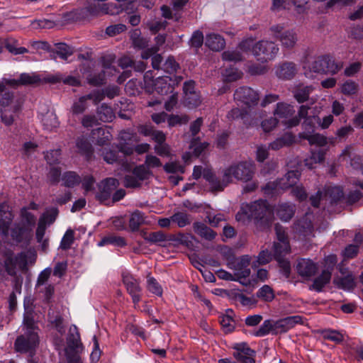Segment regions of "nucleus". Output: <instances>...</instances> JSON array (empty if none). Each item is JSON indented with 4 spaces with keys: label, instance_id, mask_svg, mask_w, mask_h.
<instances>
[{
    "label": "nucleus",
    "instance_id": "42",
    "mask_svg": "<svg viewBox=\"0 0 363 363\" xmlns=\"http://www.w3.org/2000/svg\"><path fill=\"white\" fill-rule=\"evenodd\" d=\"M172 220L176 223L179 228H184L191 223L192 218L191 215L184 212H177L172 216Z\"/></svg>",
    "mask_w": 363,
    "mask_h": 363
},
{
    "label": "nucleus",
    "instance_id": "10",
    "mask_svg": "<svg viewBox=\"0 0 363 363\" xmlns=\"http://www.w3.org/2000/svg\"><path fill=\"white\" fill-rule=\"evenodd\" d=\"M203 178L208 182L213 191H222L231 183L230 177L226 169H223L218 176L216 175L211 169H205Z\"/></svg>",
    "mask_w": 363,
    "mask_h": 363
},
{
    "label": "nucleus",
    "instance_id": "53",
    "mask_svg": "<svg viewBox=\"0 0 363 363\" xmlns=\"http://www.w3.org/2000/svg\"><path fill=\"white\" fill-rule=\"evenodd\" d=\"M257 296L264 301H272L274 298L273 289L268 285H264L257 292Z\"/></svg>",
    "mask_w": 363,
    "mask_h": 363
},
{
    "label": "nucleus",
    "instance_id": "14",
    "mask_svg": "<svg viewBox=\"0 0 363 363\" xmlns=\"http://www.w3.org/2000/svg\"><path fill=\"white\" fill-rule=\"evenodd\" d=\"M11 237L17 243L28 244L33 238V230L25 223H16L11 228Z\"/></svg>",
    "mask_w": 363,
    "mask_h": 363
},
{
    "label": "nucleus",
    "instance_id": "23",
    "mask_svg": "<svg viewBox=\"0 0 363 363\" xmlns=\"http://www.w3.org/2000/svg\"><path fill=\"white\" fill-rule=\"evenodd\" d=\"M295 205L291 203H279L275 207L277 216L284 222L290 220L295 213Z\"/></svg>",
    "mask_w": 363,
    "mask_h": 363
},
{
    "label": "nucleus",
    "instance_id": "62",
    "mask_svg": "<svg viewBox=\"0 0 363 363\" xmlns=\"http://www.w3.org/2000/svg\"><path fill=\"white\" fill-rule=\"evenodd\" d=\"M203 34L201 31L197 30L194 31L189 40V45L191 47L196 49L200 48L203 43Z\"/></svg>",
    "mask_w": 363,
    "mask_h": 363
},
{
    "label": "nucleus",
    "instance_id": "2",
    "mask_svg": "<svg viewBox=\"0 0 363 363\" xmlns=\"http://www.w3.org/2000/svg\"><path fill=\"white\" fill-rule=\"evenodd\" d=\"M245 217L254 220L255 225L262 230L269 228L274 218L273 209L267 200L262 199L242 205L236 219L244 220Z\"/></svg>",
    "mask_w": 363,
    "mask_h": 363
},
{
    "label": "nucleus",
    "instance_id": "34",
    "mask_svg": "<svg viewBox=\"0 0 363 363\" xmlns=\"http://www.w3.org/2000/svg\"><path fill=\"white\" fill-rule=\"evenodd\" d=\"M295 113L294 106L283 102L278 103L274 110V115L280 118L288 119Z\"/></svg>",
    "mask_w": 363,
    "mask_h": 363
},
{
    "label": "nucleus",
    "instance_id": "31",
    "mask_svg": "<svg viewBox=\"0 0 363 363\" xmlns=\"http://www.w3.org/2000/svg\"><path fill=\"white\" fill-rule=\"evenodd\" d=\"M157 50V48L152 47L144 50L142 52L143 59H148L152 56V66L155 69H159L162 62V55L160 54H156Z\"/></svg>",
    "mask_w": 363,
    "mask_h": 363
},
{
    "label": "nucleus",
    "instance_id": "8",
    "mask_svg": "<svg viewBox=\"0 0 363 363\" xmlns=\"http://www.w3.org/2000/svg\"><path fill=\"white\" fill-rule=\"evenodd\" d=\"M270 30L274 37L280 42L284 49L291 50L296 46L298 42V35L294 30H284V26L277 24L271 26Z\"/></svg>",
    "mask_w": 363,
    "mask_h": 363
},
{
    "label": "nucleus",
    "instance_id": "25",
    "mask_svg": "<svg viewBox=\"0 0 363 363\" xmlns=\"http://www.w3.org/2000/svg\"><path fill=\"white\" fill-rule=\"evenodd\" d=\"M205 45L213 51H220L225 48V39L219 34L211 33L206 35Z\"/></svg>",
    "mask_w": 363,
    "mask_h": 363
},
{
    "label": "nucleus",
    "instance_id": "5",
    "mask_svg": "<svg viewBox=\"0 0 363 363\" xmlns=\"http://www.w3.org/2000/svg\"><path fill=\"white\" fill-rule=\"evenodd\" d=\"M41 79L38 74L35 73H22L18 79H7L3 78L0 81V92L1 94L6 93L10 94L11 98L8 101V106L11 104L13 99V92L9 90L7 86L17 88L20 86L35 85L38 84Z\"/></svg>",
    "mask_w": 363,
    "mask_h": 363
},
{
    "label": "nucleus",
    "instance_id": "39",
    "mask_svg": "<svg viewBox=\"0 0 363 363\" xmlns=\"http://www.w3.org/2000/svg\"><path fill=\"white\" fill-rule=\"evenodd\" d=\"M98 245L99 246L112 245L117 247H124L127 245V243L123 237L116 236L114 235H108L104 237Z\"/></svg>",
    "mask_w": 363,
    "mask_h": 363
},
{
    "label": "nucleus",
    "instance_id": "56",
    "mask_svg": "<svg viewBox=\"0 0 363 363\" xmlns=\"http://www.w3.org/2000/svg\"><path fill=\"white\" fill-rule=\"evenodd\" d=\"M88 99L85 96L80 97L78 101H75L72 106V111L74 114L82 113L87 108Z\"/></svg>",
    "mask_w": 363,
    "mask_h": 363
},
{
    "label": "nucleus",
    "instance_id": "58",
    "mask_svg": "<svg viewBox=\"0 0 363 363\" xmlns=\"http://www.w3.org/2000/svg\"><path fill=\"white\" fill-rule=\"evenodd\" d=\"M201 101L199 93L191 92L184 96V104L189 108L196 107L200 105Z\"/></svg>",
    "mask_w": 363,
    "mask_h": 363
},
{
    "label": "nucleus",
    "instance_id": "26",
    "mask_svg": "<svg viewBox=\"0 0 363 363\" xmlns=\"http://www.w3.org/2000/svg\"><path fill=\"white\" fill-rule=\"evenodd\" d=\"M27 257L26 253L21 252L16 257V260L13 259L12 254L7 256L5 259V268L7 273L10 275L15 274L16 262L19 261L20 264H23V267H26L27 265Z\"/></svg>",
    "mask_w": 363,
    "mask_h": 363
},
{
    "label": "nucleus",
    "instance_id": "11",
    "mask_svg": "<svg viewBox=\"0 0 363 363\" xmlns=\"http://www.w3.org/2000/svg\"><path fill=\"white\" fill-rule=\"evenodd\" d=\"M234 99L238 105L253 107L258 104L259 95L258 92L249 86H241L234 93Z\"/></svg>",
    "mask_w": 363,
    "mask_h": 363
},
{
    "label": "nucleus",
    "instance_id": "17",
    "mask_svg": "<svg viewBox=\"0 0 363 363\" xmlns=\"http://www.w3.org/2000/svg\"><path fill=\"white\" fill-rule=\"evenodd\" d=\"M91 16L89 4L86 7L76 9L69 12L63 13L61 22L63 24L70 23L72 22L88 19Z\"/></svg>",
    "mask_w": 363,
    "mask_h": 363
},
{
    "label": "nucleus",
    "instance_id": "12",
    "mask_svg": "<svg viewBox=\"0 0 363 363\" xmlns=\"http://www.w3.org/2000/svg\"><path fill=\"white\" fill-rule=\"evenodd\" d=\"M122 281L134 306H136L142 297V288L140 286V281L128 272H123Z\"/></svg>",
    "mask_w": 363,
    "mask_h": 363
},
{
    "label": "nucleus",
    "instance_id": "9",
    "mask_svg": "<svg viewBox=\"0 0 363 363\" xmlns=\"http://www.w3.org/2000/svg\"><path fill=\"white\" fill-rule=\"evenodd\" d=\"M229 177H230L231 183L233 178L247 182L252 179L255 173V165L251 162H241L238 164L230 165L225 168Z\"/></svg>",
    "mask_w": 363,
    "mask_h": 363
},
{
    "label": "nucleus",
    "instance_id": "40",
    "mask_svg": "<svg viewBox=\"0 0 363 363\" xmlns=\"http://www.w3.org/2000/svg\"><path fill=\"white\" fill-rule=\"evenodd\" d=\"M97 115L102 122H111L115 118L114 112L111 106L105 104H101L97 110Z\"/></svg>",
    "mask_w": 363,
    "mask_h": 363
},
{
    "label": "nucleus",
    "instance_id": "33",
    "mask_svg": "<svg viewBox=\"0 0 363 363\" xmlns=\"http://www.w3.org/2000/svg\"><path fill=\"white\" fill-rule=\"evenodd\" d=\"M62 185L68 188H73L82 182L81 177L75 172L68 171L62 176Z\"/></svg>",
    "mask_w": 363,
    "mask_h": 363
},
{
    "label": "nucleus",
    "instance_id": "29",
    "mask_svg": "<svg viewBox=\"0 0 363 363\" xmlns=\"http://www.w3.org/2000/svg\"><path fill=\"white\" fill-rule=\"evenodd\" d=\"M193 228L197 235L206 240H213L217 235L214 230L201 222L194 223Z\"/></svg>",
    "mask_w": 363,
    "mask_h": 363
},
{
    "label": "nucleus",
    "instance_id": "20",
    "mask_svg": "<svg viewBox=\"0 0 363 363\" xmlns=\"http://www.w3.org/2000/svg\"><path fill=\"white\" fill-rule=\"evenodd\" d=\"M118 140L120 141L121 151L127 155H130L133 152V148L131 147H126L130 144L138 141L137 133L130 129L123 130L118 134Z\"/></svg>",
    "mask_w": 363,
    "mask_h": 363
},
{
    "label": "nucleus",
    "instance_id": "28",
    "mask_svg": "<svg viewBox=\"0 0 363 363\" xmlns=\"http://www.w3.org/2000/svg\"><path fill=\"white\" fill-rule=\"evenodd\" d=\"M301 173L298 170L289 171L285 176L279 179L280 181V189L283 190L288 189L299 181Z\"/></svg>",
    "mask_w": 363,
    "mask_h": 363
},
{
    "label": "nucleus",
    "instance_id": "46",
    "mask_svg": "<svg viewBox=\"0 0 363 363\" xmlns=\"http://www.w3.org/2000/svg\"><path fill=\"white\" fill-rule=\"evenodd\" d=\"M55 52L62 60H67V58L73 54L74 50L66 43H60L55 45Z\"/></svg>",
    "mask_w": 363,
    "mask_h": 363
},
{
    "label": "nucleus",
    "instance_id": "15",
    "mask_svg": "<svg viewBox=\"0 0 363 363\" xmlns=\"http://www.w3.org/2000/svg\"><path fill=\"white\" fill-rule=\"evenodd\" d=\"M250 257L249 255H243L241 257L236 259L231 269H234V275L237 277V281L244 284L242 279L248 277L250 274V269L249 268L250 264Z\"/></svg>",
    "mask_w": 363,
    "mask_h": 363
},
{
    "label": "nucleus",
    "instance_id": "6",
    "mask_svg": "<svg viewBox=\"0 0 363 363\" xmlns=\"http://www.w3.org/2000/svg\"><path fill=\"white\" fill-rule=\"evenodd\" d=\"M343 67L341 62H337L330 55L318 56L308 64V69L311 72L318 74L337 73Z\"/></svg>",
    "mask_w": 363,
    "mask_h": 363
},
{
    "label": "nucleus",
    "instance_id": "50",
    "mask_svg": "<svg viewBox=\"0 0 363 363\" xmlns=\"http://www.w3.org/2000/svg\"><path fill=\"white\" fill-rule=\"evenodd\" d=\"M335 282L339 288L345 290L353 289L355 285L354 279L352 274H347L344 277L336 279Z\"/></svg>",
    "mask_w": 363,
    "mask_h": 363
},
{
    "label": "nucleus",
    "instance_id": "54",
    "mask_svg": "<svg viewBox=\"0 0 363 363\" xmlns=\"http://www.w3.org/2000/svg\"><path fill=\"white\" fill-rule=\"evenodd\" d=\"M304 140H307L310 145H315L318 147H323L327 144V138L321 134L313 133L306 135Z\"/></svg>",
    "mask_w": 363,
    "mask_h": 363
},
{
    "label": "nucleus",
    "instance_id": "60",
    "mask_svg": "<svg viewBox=\"0 0 363 363\" xmlns=\"http://www.w3.org/2000/svg\"><path fill=\"white\" fill-rule=\"evenodd\" d=\"M96 133L99 136H101V137H99L97 140H96V143L99 145H106L107 143H108L111 140V134L110 133V132L103 128H99L96 130Z\"/></svg>",
    "mask_w": 363,
    "mask_h": 363
},
{
    "label": "nucleus",
    "instance_id": "24",
    "mask_svg": "<svg viewBox=\"0 0 363 363\" xmlns=\"http://www.w3.org/2000/svg\"><path fill=\"white\" fill-rule=\"evenodd\" d=\"M77 151L81 155L84 156L86 160L91 159L94 150L89 140L84 136H81L76 140Z\"/></svg>",
    "mask_w": 363,
    "mask_h": 363
},
{
    "label": "nucleus",
    "instance_id": "59",
    "mask_svg": "<svg viewBox=\"0 0 363 363\" xmlns=\"http://www.w3.org/2000/svg\"><path fill=\"white\" fill-rule=\"evenodd\" d=\"M106 77L104 71L97 74H89L87 77V82L89 84L99 86L105 83Z\"/></svg>",
    "mask_w": 363,
    "mask_h": 363
},
{
    "label": "nucleus",
    "instance_id": "13",
    "mask_svg": "<svg viewBox=\"0 0 363 363\" xmlns=\"http://www.w3.org/2000/svg\"><path fill=\"white\" fill-rule=\"evenodd\" d=\"M89 4L91 17L104 14L117 15L123 10L122 5L113 3L100 4L93 1Z\"/></svg>",
    "mask_w": 363,
    "mask_h": 363
},
{
    "label": "nucleus",
    "instance_id": "37",
    "mask_svg": "<svg viewBox=\"0 0 363 363\" xmlns=\"http://www.w3.org/2000/svg\"><path fill=\"white\" fill-rule=\"evenodd\" d=\"M331 275L330 270H323L322 273L314 279L313 288L317 291H321L323 288L330 282Z\"/></svg>",
    "mask_w": 363,
    "mask_h": 363
},
{
    "label": "nucleus",
    "instance_id": "16",
    "mask_svg": "<svg viewBox=\"0 0 363 363\" xmlns=\"http://www.w3.org/2000/svg\"><path fill=\"white\" fill-rule=\"evenodd\" d=\"M118 185V180L115 178L105 179L101 182L99 191L96 194V198L101 202L107 201Z\"/></svg>",
    "mask_w": 363,
    "mask_h": 363
},
{
    "label": "nucleus",
    "instance_id": "32",
    "mask_svg": "<svg viewBox=\"0 0 363 363\" xmlns=\"http://www.w3.org/2000/svg\"><path fill=\"white\" fill-rule=\"evenodd\" d=\"M318 121H320V119L315 116H309L306 118L302 124L303 131L298 133V138L304 139L306 138V135H311L315 133V124Z\"/></svg>",
    "mask_w": 363,
    "mask_h": 363
},
{
    "label": "nucleus",
    "instance_id": "44",
    "mask_svg": "<svg viewBox=\"0 0 363 363\" xmlns=\"http://www.w3.org/2000/svg\"><path fill=\"white\" fill-rule=\"evenodd\" d=\"M320 333L325 340L333 341L337 344L341 343L344 340L343 335L335 330H320Z\"/></svg>",
    "mask_w": 363,
    "mask_h": 363
},
{
    "label": "nucleus",
    "instance_id": "4",
    "mask_svg": "<svg viewBox=\"0 0 363 363\" xmlns=\"http://www.w3.org/2000/svg\"><path fill=\"white\" fill-rule=\"evenodd\" d=\"M26 328L24 335L17 337L14 347L17 352H27L34 349L38 344V327L35 319H23Z\"/></svg>",
    "mask_w": 363,
    "mask_h": 363
},
{
    "label": "nucleus",
    "instance_id": "1",
    "mask_svg": "<svg viewBox=\"0 0 363 363\" xmlns=\"http://www.w3.org/2000/svg\"><path fill=\"white\" fill-rule=\"evenodd\" d=\"M277 235V241L273 245V255L267 250L261 251L257 256L259 264H266L274 257L279 263L286 274H289L291 269L290 262L286 256L291 252V246L288 234L285 228L279 223L274 226Z\"/></svg>",
    "mask_w": 363,
    "mask_h": 363
},
{
    "label": "nucleus",
    "instance_id": "64",
    "mask_svg": "<svg viewBox=\"0 0 363 363\" xmlns=\"http://www.w3.org/2000/svg\"><path fill=\"white\" fill-rule=\"evenodd\" d=\"M73 242L74 232L72 230H67L61 240L60 247L65 250H68L71 247Z\"/></svg>",
    "mask_w": 363,
    "mask_h": 363
},
{
    "label": "nucleus",
    "instance_id": "27",
    "mask_svg": "<svg viewBox=\"0 0 363 363\" xmlns=\"http://www.w3.org/2000/svg\"><path fill=\"white\" fill-rule=\"evenodd\" d=\"M294 142L295 136L291 133L287 132L271 143L269 147L273 150H278L291 145Z\"/></svg>",
    "mask_w": 363,
    "mask_h": 363
},
{
    "label": "nucleus",
    "instance_id": "30",
    "mask_svg": "<svg viewBox=\"0 0 363 363\" xmlns=\"http://www.w3.org/2000/svg\"><path fill=\"white\" fill-rule=\"evenodd\" d=\"M324 197L330 204L336 203L344 196L343 190L339 186H328L323 191Z\"/></svg>",
    "mask_w": 363,
    "mask_h": 363
},
{
    "label": "nucleus",
    "instance_id": "21",
    "mask_svg": "<svg viewBox=\"0 0 363 363\" xmlns=\"http://www.w3.org/2000/svg\"><path fill=\"white\" fill-rule=\"evenodd\" d=\"M296 269L298 275L308 279L316 274L318 267L316 263L309 259H300Z\"/></svg>",
    "mask_w": 363,
    "mask_h": 363
},
{
    "label": "nucleus",
    "instance_id": "51",
    "mask_svg": "<svg viewBox=\"0 0 363 363\" xmlns=\"http://www.w3.org/2000/svg\"><path fill=\"white\" fill-rule=\"evenodd\" d=\"M133 174L141 182L150 177L151 172L145 164H140L133 169Z\"/></svg>",
    "mask_w": 363,
    "mask_h": 363
},
{
    "label": "nucleus",
    "instance_id": "61",
    "mask_svg": "<svg viewBox=\"0 0 363 363\" xmlns=\"http://www.w3.org/2000/svg\"><path fill=\"white\" fill-rule=\"evenodd\" d=\"M61 156V150L55 149L46 152L45 159L47 162L52 165L59 163Z\"/></svg>",
    "mask_w": 363,
    "mask_h": 363
},
{
    "label": "nucleus",
    "instance_id": "57",
    "mask_svg": "<svg viewBox=\"0 0 363 363\" xmlns=\"http://www.w3.org/2000/svg\"><path fill=\"white\" fill-rule=\"evenodd\" d=\"M342 157H343V160H347V157L350 158V165L354 168V169H360L362 168V166L363 165V158H362L359 155H355L352 158H351V156L349 153V149H345L342 154Z\"/></svg>",
    "mask_w": 363,
    "mask_h": 363
},
{
    "label": "nucleus",
    "instance_id": "18",
    "mask_svg": "<svg viewBox=\"0 0 363 363\" xmlns=\"http://www.w3.org/2000/svg\"><path fill=\"white\" fill-rule=\"evenodd\" d=\"M67 343L68 348L71 350L70 352H67L68 353H77L80 351L83 350V345L81 341L80 334L77 327L75 325H72L70 326L69 329L68 335L67 337ZM67 357V354H66Z\"/></svg>",
    "mask_w": 363,
    "mask_h": 363
},
{
    "label": "nucleus",
    "instance_id": "22",
    "mask_svg": "<svg viewBox=\"0 0 363 363\" xmlns=\"http://www.w3.org/2000/svg\"><path fill=\"white\" fill-rule=\"evenodd\" d=\"M297 72L296 65L293 62H284L276 68V75L282 79H291Z\"/></svg>",
    "mask_w": 363,
    "mask_h": 363
},
{
    "label": "nucleus",
    "instance_id": "41",
    "mask_svg": "<svg viewBox=\"0 0 363 363\" xmlns=\"http://www.w3.org/2000/svg\"><path fill=\"white\" fill-rule=\"evenodd\" d=\"M313 88L311 86H299L294 91V96L298 103L307 101Z\"/></svg>",
    "mask_w": 363,
    "mask_h": 363
},
{
    "label": "nucleus",
    "instance_id": "49",
    "mask_svg": "<svg viewBox=\"0 0 363 363\" xmlns=\"http://www.w3.org/2000/svg\"><path fill=\"white\" fill-rule=\"evenodd\" d=\"M189 121V117L186 114L175 115L170 114L167 118L169 127H174L177 125L186 124Z\"/></svg>",
    "mask_w": 363,
    "mask_h": 363
},
{
    "label": "nucleus",
    "instance_id": "63",
    "mask_svg": "<svg viewBox=\"0 0 363 363\" xmlns=\"http://www.w3.org/2000/svg\"><path fill=\"white\" fill-rule=\"evenodd\" d=\"M51 272L52 269L50 267L45 268L44 270H43L38 276L35 288H40L41 286L46 285V283L50 277Z\"/></svg>",
    "mask_w": 363,
    "mask_h": 363
},
{
    "label": "nucleus",
    "instance_id": "47",
    "mask_svg": "<svg viewBox=\"0 0 363 363\" xmlns=\"http://www.w3.org/2000/svg\"><path fill=\"white\" fill-rule=\"evenodd\" d=\"M42 123L45 129L52 130L59 125V122L55 114L52 113H48L43 116L42 118Z\"/></svg>",
    "mask_w": 363,
    "mask_h": 363
},
{
    "label": "nucleus",
    "instance_id": "35",
    "mask_svg": "<svg viewBox=\"0 0 363 363\" xmlns=\"http://www.w3.org/2000/svg\"><path fill=\"white\" fill-rule=\"evenodd\" d=\"M130 40L135 48L142 50L148 46L149 40L141 36V32L139 29H135L130 33Z\"/></svg>",
    "mask_w": 363,
    "mask_h": 363
},
{
    "label": "nucleus",
    "instance_id": "7",
    "mask_svg": "<svg viewBox=\"0 0 363 363\" xmlns=\"http://www.w3.org/2000/svg\"><path fill=\"white\" fill-rule=\"evenodd\" d=\"M279 51L278 45L269 40H259L252 47V54L257 61L267 62L273 60Z\"/></svg>",
    "mask_w": 363,
    "mask_h": 363
},
{
    "label": "nucleus",
    "instance_id": "45",
    "mask_svg": "<svg viewBox=\"0 0 363 363\" xmlns=\"http://www.w3.org/2000/svg\"><path fill=\"white\" fill-rule=\"evenodd\" d=\"M144 214L139 211H135L130 216L129 227L132 231H136L139 229L140 226L144 223Z\"/></svg>",
    "mask_w": 363,
    "mask_h": 363
},
{
    "label": "nucleus",
    "instance_id": "19",
    "mask_svg": "<svg viewBox=\"0 0 363 363\" xmlns=\"http://www.w3.org/2000/svg\"><path fill=\"white\" fill-rule=\"evenodd\" d=\"M177 79H173L169 76L158 77L154 82V90L160 95H166L172 93L174 86L178 84Z\"/></svg>",
    "mask_w": 363,
    "mask_h": 363
},
{
    "label": "nucleus",
    "instance_id": "38",
    "mask_svg": "<svg viewBox=\"0 0 363 363\" xmlns=\"http://www.w3.org/2000/svg\"><path fill=\"white\" fill-rule=\"evenodd\" d=\"M310 109V107L306 105H301L299 108L298 116H294L291 118H289L288 121L285 122V125L288 128H292L298 125L300 123L301 119H306L308 118V112Z\"/></svg>",
    "mask_w": 363,
    "mask_h": 363
},
{
    "label": "nucleus",
    "instance_id": "3",
    "mask_svg": "<svg viewBox=\"0 0 363 363\" xmlns=\"http://www.w3.org/2000/svg\"><path fill=\"white\" fill-rule=\"evenodd\" d=\"M296 324H304V319H265L260 327L252 334L256 337H263L269 333H282Z\"/></svg>",
    "mask_w": 363,
    "mask_h": 363
},
{
    "label": "nucleus",
    "instance_id": "55",
    "mask_svg": "<svg viewBox=\"0 0 363 363\" xmlns=\"http://www.w3.org/2000/svg\"><path fill=\"white\" fill-rule=\"evenodd\" d=\"M359 85L355 82L348 79L341 86V91L345 95H352L357 93Z\"/></svg>",
    "mask_w": 363,
    "mask_h": 363
},
{
    "label": "nucleus",
    "instance_id": "52",
    "mask_svg": "<svg viewBox=\"0 0 363 363\" xmlns=\"http://www.w3.org/2000/svg\"><path fill=\"white\" fill-rule=\"evenodd\" d=\"M147 290L157 296H161L162 294V288L157 281L152 277H147Z\"/></svg>",
    "mask_w": 363,
    "mask_h": 363
},
{
    "label": "nucleus",
    "instance_id": "48",
    "mask_svg": "<svg viewBox=\"0 0 363 363\" xmlns=\"http://www.w3.org/2000/svg\"><path fill=\"white\" fill-rule=\"evenodd\" d=\"M40 294H42L43 301L50 303L55 294V286L52 284H48L40 288H35Z\"/></svg>",
    "mask_w": 363,
    "mask_h": 363
},
{
    "label": "nucleus",
    "instance_id": "36",
    "mask_svg": "<svg viewBox=\"0 0 363 363\" xmlns=\"http://www.w3.org/2000/svg\"><path fill=\"white\" fill-rule=\"evenodd\" d=\"M13 219V214L11 211H0V232L7 235L11 223Z\"/></svg>",
    "mask_w": 363,
    "mask_h": 363
},
{
    "label": "nucleus",
    "instance_id": "43",
    "mask_svg": "<svg viewBox=\"0 0 363 363\" xmlns=\"http://www.w3.org/2000/svg\"><path fill=\"white\" fill-rule=\"evenodd\" d=\"M20 216L21 221L19 223H25L26 227H30L33 230L35 225L36 217L28 211V208L23 207L21 209Z\"/></svg>",
    "mask_w": 363,
    "mask_h": 363
}]
</instances>
